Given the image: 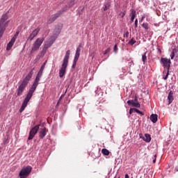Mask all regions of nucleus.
I'll return each instance as SVG.
<instances>
[{"mask_svg":"<svg viewBox=\"0 0 178 178\" xmlns=\"http://www.w3.org/2000/svg\"><path fill=\"white\" fill-rule=\"evenodd\" d=\"M34 67L30 71V72L26 75L24 79L22 82L18 83V88L17 89V97H21L23 95V92L26 90V87L29 86V81L33 77V74H34Z\"/></svg>","mask_w":178,"mask_h":178,"instance_id":"f257e3e1","label":"nucleus"},{"mask_svg":"<svg viewBox=\"0 0 178 178\" xmlns=\"http://www.w3.org/2000/svg\"><path fill=\"white\" fill-rule=\"evenodd\" d=\"M37 86H38V85L33 83L32 86L30 88V89H29V90L22 103V105L19 109L20 113H22V112H23V111H24V109H26L27 104H29V102H30V99H31V97H33V94H34L35 90H37Z\"/></svg>","mask_w":178,"mask_h":178,"instance_id":"f03ea898","label":"nucleus"},{"mask_svg":"<svg viewBox=\"0 0 178 178\" xmlns=\"http://www.w3.org/2000/svg\"><path fill=\"white\" fill-rule=\"evenodd\" d=\"M69 56H70V50L66 51L65 56L63 58V64L59 70V77L62 79L65 74H66V68L67 67V63H69Z\"/></svg>","mask_w":178,"mask_h":178,"instance_id":"7ed1b4c3","label":"nucleus"},{"mask_svg":"<svg viewBox=\"0 0 178 178\" xmlns=\"http://www.w3.org/2000/svg\"><path fill=\"white\" fill-rule=\"evenodd\" d=\"M8 14H4L2 15L1 19H0V38L3 35V33L5 32V27L8 26Z\"/></svg>","mask_w":178,"mask_h":178,"instance_id":"20e7f679","label":"nucleus"},{"mask_svg":"<svg viewBox=\"0 0 178 178\" xmlns=\"http://www.w3.org/2000/svg\"><path fill=\"white\" fill-rule=\"evenodd\" d=\"M31 170H33V168L30 165L24 167L19 172V178H27L29 175L31 173Z\"/></svg>","mask_w":178,"mask_h":178,"instance_id":"39448f33","label":"nucleus"},{"mask_svg":"<svg viewBox=\"0 0 178 178\" xmlns=\"http://www.w3.org/2000/svg\"><path fill=\"white\" fill-rule=\"evenodd\" d=\"M43 42H44V38L36 39V40L34 42V43L32 45L31 52H35V51H38V49H40V47L42 45Z\"/></svg>","mask_w":178,"mask_h":178,"instance_id":"423d86ee","label":"nucleus"},{"mask_svg":"<svg viewBox=\"0 0 178 178\" xmlns=\"http://www.w3.org/2000/svg\"><path fill=\"white\" fill-rule=\"evenodd\" d=\"M66 12V10L65 8H62L60 10H59L57 13L52 15L47 21V23L49 24H51L55 22L58 19V17H60V16L64 13Z\"/></svg>","mask_w":178,"mask_h":178,"instance_id":"0eeeda50","label":"nucleus"},{"mask_svg":"<svg viewBox=\"0 0 178 178\" xmlns=\"http://www.w3.org/2000/svg\"><path fill=\"white\" fill-rule=\"evenodd\" d=\"M38 130H40V124H37L33 128H32L29 132L28 140H33V138L35 137V134L38 133Z\"/></svg>","mask_w":178,"mask_h":178,"instance_id":"6e6552de","label":"nucleus"},{"mask_svg":"<svg viewBox=\"0 0 178 178\" xmlns=\"http://www.w3.org/2000/svg\"><path fill=\"white\" fill-rule=\"evenodd\" d=\"M161 62L164 67V69H166V70H170V64L172 63V61H170V59L167 58H161Z\"/></svg>","mask_w":178,"mask_h":178,"instance_id":"1a4fd4ad","label":"nucleus"},{"mask_svg":"<svg viewBox=\"0 0 178 178\" xmlns=\"http://www.w3.org/2000/svg\"><path fill=\"white\" fill-rule=\"evenodd\" d=\"M40 30H41V29H40V27L36 28L29 36L28 40H29L30 41H33V40H34V38L37 37V35H38V33H40Z\"/></svg>","mask_w":178,"mask_h":178,"instance_id":"9d476101","label":"nucleus"},{"mask_svg":"<svg viewBox=\"0 0 178 178\" xmlns=\"http://www.w3.org/2000/svg\"><path fill=\"white\" fill-rule=\"evenodd\" d=\"M48 132V131L47 130V128H42L39 131V138H44V137L45 136H47V133Z\"/></svg>","mask_w":178,"mask_h":178,"instance_id":"9b49d317","label":"nucleus"},{"mask_svg":"<svg viewBox=\"0 0 178 178\" xmlns=\"http://www.w3.org/2000/svg\"><path fill=\"white\" fill-rule=\"evenodd\" d=\"M56 38H58V35H54L51 36L47 41V42L49 44L48 47H51V45H52V44H54V42H55Z\"/></svg>","mask_w":178,"mask_h":178,"instance_id":"f8f14e48","label":"nucleus"},{"mask_svg":"<svg viewBox=\"0 0 178 178\" xmlns=\"http://www.w3.org/2000/svg\"><path fill=\"white\" fill-rule=\"evenodd\" d=\"M168 104H172V102H173V99H175V98L173 97V91L170 90L168 96Z\"/></svg>","mask_w":178,"mask_h":178,"instance_id":"ddd939ff","label":"nucleus"},{"mask_svg":"<svg viewBox=\"0 0 178 178\" xmlns=\"http://www.w3.org/2000/svg\"><path fill=\"white\" fill-rule=\"evenodd\" d=\"M15 40H13V39H11L10 42L8 43L6 47V51H10L12 49V47H13V44H15Z\"/></svg>","mask_w":178,"mask_h":178,"instance_id":"4468645a","label":"nucleus"},{"mask_svg":"<svg viewBox=\"0 0 178 178\" xmlns=\"http://www.w3.org/2000/svg\"><path fill=\"white\" fill-rule=\"evenodd\" d=\"M81 45H79L76 50L74 59L79 60V58H80V51H81Z\"/></svg>","mask_w":178,"mask_h":178,"instance_id":"2eb2a0df","label":"nucleus"},{"mask_svg":"<svg viewBox=\"0 0 178 178\" xmlns=\"http://www.w3.org/2000/svg\"><path fill=\"white\" fill-rule=\"evenodd\" d=\"M150 120L152 122V123H156V122H158V115L152 114L150 115Z\"/></svg>","mask_w":178,"mask_h":178,"instance_id":"dca6fc26","label":"nucleus"},{"mask_svg":"<svg viewBox=\"0 0 178 178\" xmlns=\"http://www.w3.org/2000/svg\"><path fill=\"white\" fill-rule=\"evenodd\" d=\"M177 52H178L177 49H172V51L171 52V54H170L171 59H173L175 57L178 58V54H177Z\"/></svg>","mask_w":178,"mask_h":178,"instance_id":"f3484780","label":"nucleus"},{"mask_svg":"<svg viewBox=\"0 0 178 178\" xmlns=\"http://www.w3.org/2000/svg\"><path fill=\"white\" fill-rule=\"evenodd\" d=\"M134 19H136V10L134 9L131 10V22L133 23L134 22Z\"/></svg>","mask_w":178,"mask_h":178,"instance_id":"a211bd4d","label":"nucleus"},{"mask_svg":"<svg viewBox=\"0 0 178 178\" xmlns=\"http://www.w3.org/2000/svg\"><path fill=\"white\" fill-rule=\"evenodd\" d=\"M143 140L145 141V143H151V135L149 134H145Z\"/></svg>","mask_w":178,"mask_h":178,"instance_id":"6ab92c4d","label":"nucleus"},{"mask_svg":"<svg viewBox=\"0 0 178 178\" xmlns=\"http://www.w3.org/2000/svg\"><path fill=\"white\" fill-rule=\"evenodd\" d=\"M103 9L104 12H106V10H109V9H111V3H105Z\"/></svg>","mask_w":178,"mask_h":178,"instance_id":"aec40b11","label":"nucleus"},{"mask_svg":"<svg viewBox=\"0 0 178 178\" xmlns=\"http://www.w3.org/2000/svg\"><path fill=\"white\" fill-rule=\"evenodd\" d=\"M76 2H77L76 0H71L70 3H69V6L68 7H66V9H65V10H67V9H70V8H72V6H73L74 5L76 4Z\"/></svg>","mask_w":178,"mask_h":178,"instance_id":"412c9836","label":"nucleus"},{"mask_svg":"<svg viewBox=\"0 0 178 178\" xmlns=\"http://www.w3.org/2000/svg\"><path fill=\"white\" fill-rule=\"evenodd\" d=\"M44 69H45V63L41 66L40 71L38 72V76H42V72H44Z\"/></svg>","mask_w":178,"mask_h":178,"instance_id":"4be33fe9","label":"nucleus"},{"mask_svg":"<svg viewBox=\"0 0 178 178\" xmlns=\"http://www.w3.org/2000/svg\"><path fill=\"white\" fill-rule=\"evenodd\" d=\"M40 78H41V76L38 75H38H37V76H36V78H35V79L33 82V84H35L36 86H38V81H40Z\"/></svg>","mask_w":178,"mask_h":178,"instance_id":"5701e85b","label":"nucleus"},{"mask_svg":"<svg viewBox=\"0 0 178 178\" xmlns=\"http://www.w3.org/2000/svg\"><path fill=\"white\" fill-rule=\"evenodd\" d=\"M48 48H49V46L45 44L44 47H43L42 50V54L43 55H45V53L47 52V50L48 49Z\"/></svg>","mask_w":178,"mask_h":178,"instance_id":"b1692460","label":"nucleus"},{"mask_svg":"<svg viewBox=\"0 0 178 178\" xmlns=\"http://www.w3.org/2000/svg\"><path fill=\"white\" fill-rule=\"evenodd\" d=\"M102 153L103 154V155L108 156L109 155V150H108V149H102Z\"/></svg>","mask_w":178,"mask_h":178,"instance_id":"393cba45","label":"nucleus"},{"mask_svg":"<svg viewBox=\"0 0 178 178\" xmlns=\"http://www.w3.org/2000/svg\"><path fill=\"white\" fill-rule=\"evenodd\" d=\"M142 60L143 62V64H145V62H147V54L145 53L143 55H142Z\"/></svg>","mask_w":178,"mask_h":178,"instance_id":"a878e982","label":"nucleus"},{"mask_svg":"<svg viewBox=\"0 0 178 178\" xmlns=\"http://www.w3.org/2000/svg\"><path fill=\"white\" fill-rule=\"evenodd\" d=\"M134 112H136V113H139V115L144 116V113L141 112L140 110L134 108Z\"/></svg>","mask_w":178,"mask_h":178,"instance_id":"bb28decb","label":"nucleus"},{"mask_svg":"<svg viewBox=\"0 0 178 178\" xmlns=\"http://www.w3.org/2000/svg\"><path fill=\"white\" fill-rule=\"evenodd\" d=\"M133 106H134L135 108H140L141 106V104H140L138 102H135Z\"/></svg>","mask_w":178,"mask_h":178,"instance_id":"cd10ccee","label":"nucleus"},{"mask_svg":"<svg viewBox=\"0 0 178 178\" xmlns=\"http://www.w3.org/2000/svg\"><path fill=\"white\" fill-rule=\"evenodd\" d=\"M19 31H17L15 33V35L13 37L12 40H13L14 41H16V38H17V35H19Z\"/></svg>","mask_w":178,"mask_h":178,"instance_id":"c85d7f7f","label":"nucleus"},{"mask_svg":"<svg viewBox=\"0 0 178 178\" xmlns=\"http://www.w3.org/2000/svg\"><path fill=\"white\" fill-rule=\"evenodd\" d=\"M142 27L143 29H145V30H148L149 27H148V24L147 23H144L142 24Z\"/></svg>","mask_w":178,"mask_h":178,"instance_id":"c756f323","label":"nucleus"},{"mask_svg":"<svg viewBox=\"0 0 178 178\" xmlns=\"http://www.w3.org/2000/svg\"><path fill=\"white\" fill-rule=\"evenodd\" d=\"M136 42H136V40H134V38H132L131 40L129 41V44L130 45H134V44H135Z\"/></svg>","mask_w":178,"mask_h":178,"instance_id":"7c9ffc66","label":"nucleus"},{"mask_svg":"<svg viewBox=\"0 0 178 178\" xmlns=\"http://www.w3.org/2000/svg\"><path fill=\"white\" fill-rule=\"evenodd\" d=\"M77 60H77L76 58H74L73 65H72V69H74V67H76V65L77 63Z\"/></svg>","mask_w":178,"mask_h":178,"instance_id":"2f4dec72","label":"nucleus"},{"mask_svg":"<svg viewBox=\"0 0 178 178\" xmlns=\"http://www.w3.org/2000/svg\"><path fill=\"white\" fill-rule=\"evenodd\" d=\"M134 100H128L127 101V104H128V105H131V106H133V105L134 104Z\"/></svg>","mask_w":178,"mask_h":178,"instance_id":"473e14b6","label":"nucleus"},{"mask_svg":"<svg viewBox=\"0 0 178 178\" xmlns=\"http://www.w3.org/2000/svg\"><path fill=\"white\" fill-rule=\"evenodd\" d=\"M118 44H115L114 47H113V51L115 52V54H118Z\"/></svg>","mask_w":178,"mask_h":178,"instance_id":"72a5a7b5","label":"nucleus"},{"mask_svg":"<svg viewBox=\"0 0 178 178\" xmlns=\"http://www.w3.org/2000/svg\"><path fill=\"white\" fill-rule=\"evenodd\" d=\"M168 77H169V70H167L166 74L163 78L164 80H168Z\"/></svg>","mask_w":178,"mask_h":178,"instance_id":"f704fd0d","label":"nucleus"},{"mask_svg":"<svg viewBox=\"0 0 178 178\" xmlns=\"http://www.w3.org/2000/svg\"><path fill=\"white\" fill-rule=\"evenodd\" d=\"M120 16H121L122 18L124 17V16H126V11H124L123 13H120Z\"/></svg>","mask_w":178,"mask_h":178,"instance_id":"c9c22d12","label":"nucleus"},{"mask_svg":"<svg viewBox=\"0 0 178 178\" xmlns=\"http://www.w3.org/2000/svg\"><path fill=\"white\" fill-rule=\"evenodd\" d=\"M110 51H111V48H108V49H106L104 51V55H106V54H108V53L110 52Z\"/></svg>","mask_w":178,"mask_h":178,"instance_id":"e433bc0d","label":"nucleus"},{"mask_svg":"<svg viewBox=\"0 0 178 178\" xmlns=\"http://www.w3.org/2000/svg\"><path fill=\"white\" fill-rule=\"evenodd\" d=\"M138 26V20L136 19L135 20V27L137 28Z\"/></svg>","mask_w":178,"mask_h":178,"instance_id":"4c0bfd02","label":"nucleus"},{"mask_svg":"<svg viewBox=\"0 0 178 178\" xmlns=\"http://www.w3.org/2000/svg\"><path fill=\"white\" fill-rule=\"evenodd\" d=\"M134 111V108H130L129 115H131V113H133Z\"/></svg>","mask_w":178,"mask_h":178,"instance_id":"58836bf2","label":"nucleus"},{"mask_svg":"<svg viewBox=\"0 0 178 178\" xmlns=\"http://www.w3.org/2000/svg\"><path fill=\"white\" fill-rule=\"evenodd\" d=\"M134 102H138V99L137 98V96L135 97V100H134Z\"/></svg>","mask_w":178,"mask_h":178,"instance_id":"ea45409f","label":"nucleus"},{"mask_svg":"<svg viewBox=\"0 0 178 178\" xmlns=\"http://www.w3.org/2000/svg\"><path fill=\"white\" fill-rule=\"evenodd\" d=\"M7 141H8L7 139L4 140H3L4 144H8V142H7Z\"/></svg>","mask_w":178,"mask_h":178,"instance_id":"a19ab883","label":"nucleus"},{"mask_svg":"<svg viewBox=\"0 0 178 178\" xmlns=\"http://www.w3.org/2000/svg\"><path fill=\"white\" fill-rule=\"evenodd\" d=\"M156 163V159H154V160H153V163Z\"/></svg>","mask_w":178,"mask_h":178,"instance_id":"79ce46f5","label":"nucleus"},{"mask_svg":"<svg viewBox=\"0 0 178 178\" xmlns=\"http://www.w3.org/2000/svg\"><path fill=\"white\" fill-rule=\"evenodd\" d=\"M125 178H129V174H126V175H125Z\"/></svg>","mask_w":178,"mask_h":178,"instance_id":"37998d69","label":"nucleus"},{"mask_svg":"<svg viewBox=\"0 0 178 178\" xmlns=\"http://www.w3.org/2000/svg\"><path fill=\"white\" fill-rule=\"evenodd\" d=\"M63 97H65V95H62L60 97V99H62Z\"/></svg>","mask_w":178,"mask_h":178,"instance_id":"c03bdc74","label":"nucleus"},{"mask_svg":"<svg viewBox=\"0 0 178 178\" xmlns=\"http://www.w3.org/2000/svg\"><path fill=\"white\" fill-rule=\"evenodd\" d=\"M126 37H129V32L126 33Z\"/></svg>","mask_w":178,"mask_h":178,"instance_id":"a18cd8bd","label":"nucleus"},{"mask_svg":"<svg viewBox=\"0 0 178 178\" xmlns=\"http://www.w3.org/2000/svg\"><path fill=\"white\" fill-rule=\"evenodd\" d=\"M56 106H59V102L56 104Z\"/></svg>","mask_w":178,"mask_h":178,"instance_id":"49530a36","label":"nucleus"},{"mask_svg":"<svg viewBox=\"0 0 178 178\" xmlns=\"http://www.w3.org/2000/svg\"><path fill=\"white\" fill-rule=\"evenodd\" d=\"M143 20H144V17H142L141 22H143Z\"/></svg>","mask_w":178,"mask_h":178,"instance_id":"de8ad7c7","label":"nucleus"},{"mask_svg":"<svg viewBox=\"0 0 178 178\" xmlns=\"http://www.w3.org/2000/svg\"><path fill=\"white\" fill-rule=\"evenodd\" d=\"M154 158L156 159V154L154 155Z\"/></svg>","mask_w":178,"mask_h":178,"instance_id":"09e8293b","label":"nucleus"},{"mask_svg":"<svg viewBox=\"0 0 178 178\" xmlns=\"http://www.w3.org/2000/svg\"><path fill=\"white\" fill-rule=\"evenodd\" d=\"M165 71H163V73H165Z\"/></svg>","mask_w":178,"mask_h":178,"instance_id":"8fccbe9b","label":"nucleus"}]
</instances>
